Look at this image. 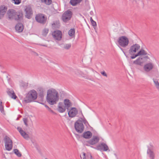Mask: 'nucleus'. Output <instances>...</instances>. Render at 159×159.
Returning a JSON list of instances; mask_svg holds the SVG:
<instances>
[{
  "instance_id": "nucleus-18",
  "label": "nucleus",
  "mask_w": 159,
  "mask_h": 159,
  "mask_svg": "<svg viewBox=\"0 0 159 159\" xmlns=\"http://www.w3.org/2000/svg\"><path fill=\"white\" fill-rule=\"evenodd\" d=\"M17 129L22 136L25 139H28L29 138L28 135L27 134L25 131L23 130L20 127H18Z\"/></svg>"
},
{
  "instance_id": "nucleus-5",
  "label": "nucleus",
  "mask_w": 159,
  "mask_h": 159,
  "mask_svg": "<svg viewBox=\"0 0 159 159\" xmlns=\"http://www.w3.org/2000/svg\"><path fill=\"white\" fill-rule=\"evenodd\" d=\"M117 41L119 45L123 48L127 47L129 43V39L125 36L119 37Z\"/></svg>"
},
{
  "instance_id": "nucleus-16",
  "label": "nucleus",
  "mask_w": 159,
  "mask_h": 159,
  "mask_svg": "<svg viewBox=\"0 0 159 159\" xmlns=\"http://www.w3.org/2000/svg\"><path fill=\"white\" fill-rule=\"evenodd\" d=\"M38 98L41 100H43L45 94V92L44 89L42 88H39L38 89Z\"/></svg>"
},
{
  "instance_id": "nucleus-42",
  "label": "nucleus",
  "mask_w": 159,
  "mask_h": 159,
  "mask_svg": "<svg viewBox=\"0 0 159 159\" xmlns=\"http://www.w3.org/2000/svg\"><path fill=\"white\" fill-rule=\"evenodd\" d=\"M101 73L103 76H105L106 77H107V75L105 71H102L101 72Z\"/></svg>"
},
{
  "instance_id": "nucleus-44",
  "label": "nucleus",
  "mask_w": 159,
  "mask_h": 159,
  "mask_svg": "<svg viewBox=\"0 0 159 159\" xmlns=\"http://www.w3.org/2000/svg\"><path fill=\"white\" fill-rule=\"evenodd\" d=\"M38 44L39 45L43 46L44 47H47V44H40V43Z\"/></svg>"
},
{
  "instance_id": "nucleus-45",
  "label": "nucleus",
  "mask_w": 159,
  "mask_h": 159,
  "mask_svg": "<svg viewBox=\"0 0 159 159\" xmlns=\"http://www.w3.org/2000/svg\"><path fill=\"white\" fill-rule=\"evenodd\" d=\"M83 159H86V157H85V153H83Z\"/></svg>"
},
{
  "instance_id": "nucleus-33",
  "label": "nucleus",
  "mask_w": 159,
  "mask_h": 159,
  "mask_svg": "<svg viewBox=\"0 0 159 159\" xmlns=\"http://www.w3.org/2000/svg\"><path fill=\"white\" fill-rule=\"evenodd\" d=\"M48 29H44L43 31L42 35L44 36H46L48 32Z\"/></svg>"
},
{
  "instance_id": "nucleus-47",
  "label": "nucleus",
  "mask_w": 159,
  "mask_h": 159,
  "mask_svg": "<svg viewBox=\"0 0 159 159\" xmlns=\"http://www.w3.org/2000/svg\"><path fill=\"white\" fill-rule=\"evenodd\" d=\"M90 20L91 22L92 21H93V19H92V17H90Z\"/></svg>"
},
{
  "instance_id": "nucleus-41",
  "label": "nucleus",
  "mask_w": 159,
  "mask_h": 159,
  "mask_svg": "<svg viewBox=\"0 0 159 159\" xmlns=\"http://www.w3.org/2000/svg\"><path fill=\"white\" fill-rule=\"evenodd\" d=\"M133 56L131 57V58L132 59H133L137 57L138 56V55L137 54H134V55H132Z\"/></svg>"
},
{
  "instance_id": "nucleus-8",
  "label": "nucleus",
  "mask_w": 159,
  "mask_h": 159,
  "mask_svg": "<svg viewBox=\"0 0 159 159\" xmlns=\"http://www.w3.org/2000/svg\"><path fill=\"white\" fill-rule=\"evenodd\" d=\"M35 20L38 22L44 24L47 20V17L43 14H39L35 16Z\"/></svg>"
},
{
  "instance_id": "nucleus-22",
  "label": "nucleus",
  "mask_w": 159,
  "mask_h": 159,
  "mask_svg": "<svg viewBox=\"0 0 159 159\" xmlns=\"http://www.w3.org/2000/svg\"><path fill=\"white\" fill-rule=\"evenodd\" d=\"M64 103L65 107L67 110H69V108L71 106V103L70 101L68 99H65L64 101Z\"/></svg>"
},
{
  "instance_id": "nucleus-36",
  "label": "nucleus",
  "mask_w": 159,
  "mask_h": 159,
  "mask_svg": "<svg viewBox=\"0 0 159 159\" xmlns=\"http://www.w3.org/2000/svg\"><path fill=\"white\" fill-rule=\"evenodd\" d=\"M21 0H12V2L15 4H19L21 2Z\"/></svg>"
},
{
  "instance_id": "nucleus-14",
  "label": "nucleus",
  "mask_w": 159,
  "mask_h": 159,
  "mask_svg": "<svg viewBox=\"0 0 159 159\" xmlns=\"http://www.w3.org/2000/svg\"><path fill=\"white\" fill-rule=\"evenodd\" d=\"M154 65L152 62L147 63L143 66V69L146 72H148L153 68Z\"/></svg>"
},
{
  "instance_id": "nucleus-7",
  "label": "nucleus",
  "mask_w": 159,
  "mask_h": 159,
  "mask_svg": "<svg viewBox=\"0 0 159 159\" xmlns=\"http://www.w3.org/2000/svg\"><path fill=\"white\" fill-rule=\"evenodd\" d=\"M72 15L73 13L70 10H67L62 14L61 19L63 22L66 23L70 20Z\"/></svg>"
},
{
  "instance_id": "nucleus-34",
  "label": "nucleus",
  "mask_w": 159,
  "mask_h": 159,
  "mask_svg": "<svg viewBox=\"0 0 159 159\" xmlns=\"http://www.w3.org/2000/svg\"><path fill=\"white\" fill-rule=\"evenodd\" d=\"M71 47V43L66 44H64L63 48L66 49H69Z\"/></svg>"
},
{
  "instance_id": "nucleus-15",
  "label": "nucleus",
  "mask_w": 159,
  "mask_h": 159,
  "mask_svg": "<svg viewBox=\"0 0 159 159\" xmlns=\"http://www.w3.org/2000/svg\"><path fill=\"white\" fill-rule=\"evenodd\" d=\"M7 7L4 5L0 6V20L2 18L7 10Z\"/></svg>"
},
{
  "instance_id": "nucleus-43",
  "label": "nucleus",
  "mask_w": 159,
  "mask_h": 159,
  "mask_svg": "<svg viewBox=\"0 0 159 159\" xmlns=\"http://www.w3.org/2000/svg\"><path fill=\"white\" fill-rule=\"evenodd\" d=\"M84 144L85 145H86L87 146H89V145H90L88 142V140L84 142Z\"/></svg>"
},
{
  "instance_id": "nucleus-48",
  "label": "nucleus",
  "mask_w": 159,
  "mask_h": 159,
  "mask_svg": "<svg viewBox=\"0 0 159 159\" xmlns=\"http://www.w3.org/2000/svg\"><path fill=\"white\" fill-rule=\"evenodd\" d=\"M145 58H147V59H149V57H148V56H146L145 57Z\"/></svg>"
},
{
  "instance_id": "nucleus-23",
  "label": "nucleus",
  "mask_w": 159,
  "mask_h": 159,
  "mask_svg": "<svg viewBox=\"0 0 159 159\" xmlns=\"http://www.w3.org/2000/svg\"><path fill=\"white\" fill-rule=\"evenodd\" d=\"M92 136V134L90 131H87L85 132L83 134V137L85 139H90Z\"/></svg>"
},
{
  "instance_id": "nucleus-12",
  "label": "nucleus",
  "mask_w": 159,
  "mask_h": 159,
  "mask_svg": "<svg viewBox=\"0 0 159 159\" xmlns=\"http://www.w3.org/2000/svg\"><path fill=\"white\" fill-rule=\"evenodd\" d=\"M95 148L98 150H103L104 151H106L109 149L107 145L104 143L98 145Z\"/></svg>"
},
{
  "instance_id": "nucleus-10",
  "label": "nucleus",
  "mask_w": 159,
  "mask_h": 159,
  "mask_svg": "<svg viewBox=\"0 0 159 159\" xmlns=\"http://www.w3.org/2000/svg\"><path fill=\"white\" fill-rule=\"evenodd\" d=\"M25 7V16L28 19H30L33 14L32 9L30 6H26Z\"/></svg>"
},
{
  "instance_id": "nucleus-37",
  "label": "nucleus",
  "mask_w": 159,
  "mask_h": 159,
  "mask_svg": "<svg viewBox=\"0 0 159 159\" xmlns=\"http://www.w3.org/2000/svg\"><path fill=\"white\" fill-rule=\"evenodd\" d=\"M82 121V122H83L84 124L86 125L87 126V125H89V124L86 119L84 118L82 120H81Z\"/></svg>"
},
{
  "instance_id": "nucleus-46",
  "label": "nucleus",
  "mask_w": 159,
  "mask_h": 159,
  "mask_svg": "<svg viewBox=\"0 0 159 159\" xmlns=\"http://www.w3.org/2000/svg\"><path fill=\"white\" fill-rule=\"evenodd\" d=\"M90 14L91 15L93 16L94 14L93 11H90Z\"/></svg>"
},
{
  "instance_id": "nucleus-9",
  "label": "nucleus",
  "mask_w": 159,
  "mask_h": 159,
  "mask_svg": "<svg viewBox=\"0 0 159 159\" xmlns=\"http://www.w3.org/2000/svg\"><path fill=\"white\" fill-rule=\"evenodd\" d=\"M140 48V46L138 44H135L132 45L129 50V52L131 55H134L135 52Z\"/></svg>"
},
{
  "instance_id": "nucleus-17",
  "label": "nucleus",
  "mask_w": 159,
  "mask_h": 159,
  "mask_svg": "<svg viewBox=\"0 0 159 159\" xmlns=\"http://www.w3.org/2000/svg\"><path fill=\"white\" fill-rule=\"evenodd\" d=\"M99 140V138L97 136H93L92 138L88 140V142L90 145H93L98 143Z\"/></svg>"
},
{
  "instance_id": "nucleus-21",
  "label": "nucleus",
  "mask_w": 159,
  "mask_h": 159,
  "mask_svg": "<svg viewBox=\"0 0 159 159\" xmlns=\"http://www.w3.org/2000/svg\"><path fill=\"white\" fill-rule=\"evenodd\" d=\"M16 30L18 32H21L23 30L24 26L21 23H18L16 24L15 26Z\"/></svg>"
},
{
  "instance_id": "nucleus-50",
  "label": "nucleus",
  "mask_w": 159,
  "mask_h": 159,
  "mask_svg": "<svg viewBox=\"0 0 159 159\" xmlns=\"http://www.w3.org/2000/svg\"><path fill=\"white\" fill-rule=\"evenodd\" d=\"M89 156H90V158L91 159L92 158V156L91 155H89Z\"/></svg>"
},
{
  "instance_id": "nucleus-31",
  "label": "nucleus",
  "mask_w": 159,
  "mask_h": 159,
  "mask_svg": "<svg viewBox=\"0 0 159 159\" xmlns=\"http://www.w3.org/2000/svg\"><path fill=\"white\" fill-rule=\"evenodd\" d=\"M153 82L155 85V86L157 88L159 89V83L158 82L157 80L156 79H153Z\"/></svg>"
},
{
  "instance_id": "nucleus-30",
  "label": "nucleus",
  "mask_w": 159,
  "mask_h": 159,
  "mask_svg": "<svg viewBox=\"0 0 159 159\" xmlns=\"http://www.w3.org/2000/svg\"><path fill=\"white\" fill-rule=\"evenodd\" d=\"M14 153L19 157H20L21 156V154L19 151V150L17 149H14L13 150Z\"/></svg>"
},
{
  "instance_id": "nucleus-29",
  "label": "nucleus",
  "mask_w": 159,
  "mask_h": 159,
  "mask_svg": "<svg viewBox=\"0 0 159 159\" xmlns=\"http://www.w3.org/2000/svg\"><path fill=\"white\" fill-rule=\"evenodd\" d=\"M137 54L139 56L141 55H146L148 54V53L143 49H141Z\"/></svg>"
},
{
  "instance_id": "nucleus-6",
  "label": "nucleus",
  "mask_w": 159,
  "mask_h": 159,
  "mask_svg": "<svg viewBox=\"0 0 159 159\" xmlns=\"http://www.w3.org/2000/svg\"><path fill=\"white\" fill-rule=\"evenodd\" d=\"M75 128L79 133H81L83 131L84 127L81 120H78L76 121L75 124Z\"/></svg>"
},
{
  "instance_id": "nucleus-1",
  "label": "nucleus",
  "mask_w": 159,
  "mask_h": 159,
  "mask_svg": "<svg viewBox=\"0 0 159 159\" xmlns=\"http://www.w3.org/2000/svg\"><path fill=\"white\" fill-rule=\"evenodd\" d=\"M59 99L58 92L55 89H50L47 92L46 100L47 102L50 105L57 103Z\"/></svg>"
},
{
  "instance_id": "nucleus-2",
  "label": "nucleus",
  "mask_w": 159,
  "mask_h": 159,
  "mask_svg": "<svg viewBox=\"0 0 159 159\" xmlns=\"http://www.w3.org/2000/svg\"><path fill=\"white\" fill-rule=\"evenodd\" d=\"M8 17L9 19L15 20H16L22 19L23 14L21 12H16L13 9H9L7 12Z\"/></svg>"
},
{
  "instance_id": "nucleus-27",
  "label": "nucleus",
  "mask_w": 159,
  "mask_h": 159,
  "mask_svg": "<svg viewBox=\"0 0 159 159\" xmlns=\"http://www.w3.org/2000/svg\"><path fill=\"white\" fill-rule=\"evenodd\" d=\"M69 35L71 37H73L75 36V30L74 29H70L68 32Z\"/></svg>"
},
{
  "instance_id": "nucleus-51",
  "label": "nucleus",
  "mask_w": 159,
  "mask_h": 159,
  "mask_svg": "<svg viewBox=\"0 0 159 159\" xmlns=\"http://www.w3.org/2000/svg\"><path fill=\"white\" fill-rule=\"evenodd\" d=\"M45 159H48L47 158H45Z\"/></svg>"
},
{
  "instance_id": "nucleus-11",
  "label": "nucleus",
  "mask_w": 159,
  "mask_h": 159,
  "mask_svg": "<svg viewBox=\"0 0 159 159\" xmlns=\"http://www.w3.org/2000/svg\"><path fill=\"white\" fill-rule=\"evenodd\" d=\"M52 35L55 39L60 40L62 38L61 32L59 30H56L52 33Z\"/></svg>"
},
{
  "instance_id": "nucleus-24",
  "label": "nucleus",
  "mask_w": 159,
  "mask_h": 159,
  "mask_svg": "<svg viewBox=\"0 0 159 159\" xmlns=\"http://www.w3.org/2000/svg\"><path fill=\"white\" fill-rule=\"evenodd\" d=\"M82 0H70V3L72 6H75L79 4Z\"/></svg>"
},
{
  "instance_id": "nucleus-4",
  "label": "nucleus",
  "mask_w": 159,
  "mask_h": 159,
  "mask_svg": "<svg viewBox=\"0 0 159 159\" xmlns=\"http://www.w3.org/2000/svg\"><path fill=\"white\" fill-rule=\"evenodd\" d=\"M3 141L6 149L8 151L11 150L13 148V144L12 141L10 138L9 137L6 136L4 138Z\"/></svg>"
},
{
  "instance_id": "nucleus-40",
  "label": "nucleus",
  "mask_w": 159,
  "mask_h": 159,
  "mask_svg": "<svg viewBox=\"0 0 159 159\" xmlns=\"http://www.w3.org/2000/svg\"><path fill=\"white\" fill-rule=\"evenodd\" d=\"M91 22V24L93 27L96 26L97 25L96 22L94 21H92Z\"/></svg>"
},
{
  "instance_id": "nucleus-25",
  "label": "nucleus",
  "mask_w": 159,
  "mask_h": 159,
  "mask_svg": "<svg viewBox=\"0 0 159 159\" xmlns=\"http://www.w3.org/2000/svg\"><path fill=\"white\" fill-rule=\"evenodd\" d=\"M147 153L149 155V157L151 159H154V154L153 151L148 148L147 151Z\"/></svg>"
},
{
  "instance_id": "nucleus-13",
  "label": "nucleus",
  "mask_w": 159,
  "mask_h": 159,
  "mask_svg": "<svg viewBox=\"0 0 159 159\" xmlns=\"http://www.w3.org/2000/svg\"><path fill=\"white\" fill-rule=\"evenodd\" d=\"M78 111L75 107H72L68 111V114L70 117H75L78 114Z\"/></svg>"
},
{
  "instance_id": "nucleus-3",
  "label": "nucleus",
  "mask_w": 159,
  "mask_h": 159,
  "mask_svg": "<svg viewBox=\"0 0 159 159\" xmlns=\"http://www.w3.org/2000/svg\"><path fill=\"white\" fill-rule=\"evenodd\" d=\"M37 92L34 90H31L26 94L23 101L26 103L33 102L37 99Z\"/></svg>"
},
{
  "instance_id": "nucleus-20",
  "label": "nucleus",
  "mask_w": 159,
  "mask_h": 159,
  "mask_svg": "<svg viewBox=\"0 0 159 159\" xmlns=\"http://www.w3.org/2000/svg\"><path fill=\"white\" fill-rule=\"evenodd\" d=\"M66 107L63 105V103H59L58 106V111L60 113H63L66 111Z\"/></svg>"
},
{
  "instance_id": "nucleus-38",
  "label": "nucleus",
  "mask_w": 159,
  "mask_h": 159,
  "mask_svg": "<svg viewBox=\"0 0 159 159\" xmlns=\"http://www.w3.org/2000/svg\"><path fill=\"white\" fill-rule=\"evenodd\" d=\"M45 107H46V108H47L48 110L50 111V112H51L52 113H54V111L53 110H52L50 108H49L47 105H45Z\"/></svg>"
},
{
  "instance_id": "nucleus-39",
  "label": "nucleus",
  "mask_w": 159,
  "mask_h": 159,
  "mask_svg": "<svg viewBox=\"0 0 159 159\" xmlns=\"http://www.w3.org/2000/svg\"><path fill=\"white\" fill-rule=\"evenodd\" d=\"M23 121L25 125L26 126H28L27 124V119L26 118H24L23 119Z\"/></svg>"
},
{
  "instance_id": "nucleus-26",
  "label": "nucleus",
  "mask_w": 159,
  "mask_h": 159,
  "mask_svg": "<svg viewBox=\"0 0 159 159\" xmlns=\"http://www.w3.org/2000/svg\"><path fill=\"white\" fill-rule=\"evenodd\" d=\"M0 111L3 114H5L4 109V106L2 105V102L1 99H0Z\"/></svg>"
},
{
  "instance_id": "nucleus-35",
  "label": "nucleus",
  "mask_w": 159,
  "mask_h": 159,
  "mask_svg": "<svg viewBox=\"0 0 159 159\" xmlns=\"http://www.w3.org/2000/svg\"><path fill=\"white\" fill-rule=\"evenodd\" d=\"M75 74L78 75H82L83 73V72L78 70H76L75 71Z\"/></svg>"
},
{
  "instance_id": "nucleus-28",
  "label": "nucleus",
  "mask_w": 159,
  "mask_h": 159,
  "mask_svg": "<svg viewBox=\"0 0 159 159\" xmlns=\"http://www.w3.org/2000/svg\"><path fill=\"white\" fill-rule=\"evenodd\" d=\"M140 59L142 60V58L139 57L137 60L134 61V64L141 66L142 62L140 61Z\"/></svg>"
},
{
  "instance_id": "nucleus-32",
  "label": "nucleus",
  "mask_w": 159,
  "mask_h": 159,
  "mask_svg": "<svg viewBox=\"0 0 159 159\" xmlns=\"http://www.w3.org/2000/svg\"><path fill=\"white\" fill-rule=\"evenodd\" d=\"M42 2L45 3L47 5H50L52 3L51 0H41Z\"/></svg>"
},
{
  "instance_id": "nucleus-49",
  "label": "nucleus",
  "mask_w": 159,
  "mask_h": 159,
  "mask_svg": "<svg viewBox=\"0 0 159 159\" xmlns=\"http://www.w3.org/2000/svg\"><path fill=\"white\" fill-rule=\"evenodd\" d=\"M120 48L121 50H122V51H123V52H124V53H124V52L123 51V48Z\"/></svg>"
},
{
  "instance_id": "nucleus-19",
  "label": "nucleus",
  "mask_w": 159,
  "mask_h": 159,
  "mask_svg": "<svg viewBox=\"0 0 159 159\" xmlns=\"http://www.w3.org/2000/svg\"><path fill=\"white\" fill-rule=\"evenodd\" d=\"M7 93L9 96L11 98L14 99H15L16 98L17 96L12 89H7Z\"/></svg>"
}]
</instances>
